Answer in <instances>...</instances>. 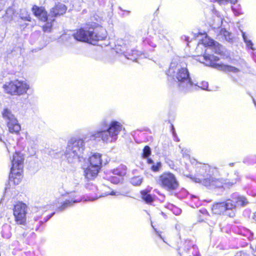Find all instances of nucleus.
Returning <instances> with one entry per match:
<instances>
[{
  "label": "nucleus",
  "instance_id": "18",
  "mask_svg": "<svg viewBox=\"0 0 256 256\" xmlns=\"http://www.w3.org/2000/svg\"><path fill=\"white\" fill-rule=\"evenodd\" d=\"M66 10L67 8L64 4L58 2L50 9L48 16L54 18L62 15L66 12Z\"/></svg>",
  "mask_w": 256,
  "mask_h": 256
},
{
  "label": "nucleus",
  "instance_id": "33",
  "mask_svg": "<svg viewBox=\"0 0 256 256\" xmlns=\"http://www.w3.org/2000/svg\"><path fill=\"white\" fill-rule=\"evenodd\" d=\"M162 166V164H161V162H158L156 163V164L155 165V164H153L152 167H151V168H152V170L154 172H158L160 168Z\"/></svg>",
  "mask_w": 256,
  "mask_h": 256
},
{
  "label": "nucleus",
  "instance_id": "51",
  "mask_svg": "<svg viewBox=\"0 0 256 256\" xmlns=\"http://www.w3.org/2000/svg\"><path fill=\"white\" fill-rule=\"evenodd\" d=\"M252 218L254 220H255L256 222V212L254 213L253 216H252Z\"/></svg>",
  "mask_w": 256,
  "mask_h": 256
},
{
  "label": "nucleus",
  "instance_id": "3",
  "mask_svg": "<svg viewBox=\"0 0 256 256\" xmlns=\"http://www.w3.org/2000/svg\"><path fill=\"white\" fill-rule=\"evenodd\" d=\"M99 126L100 130L90 134V140L100 138L104 142H112L117 140L118 134L122 129V124L116 120H113L108 124L106 120H103Z\"/></svg>",
  "mask_w": 256,
  "mask_h": 256
},
{
  "label": "nucleus",
  "instance_id": "36",
  "mask_svg": "<svg viewBox=\"0 0 256 256\" xmlns=\"http://www.w3.org/2000/svg\"><path fill=\"white\" fill-rule=\"evenodd\" d=\"M192 248L194 250L193 254L196 256H200V253L196 246L193 245Z\"/></svg>",
  "mask_w": 256,
  "mask_h": 256
},
{
  "label": "nucleus",
  "instance_id": "56",
  "mask_svg": "<svg viewBox=\"0 0 256 256\" xmlns=\"http://www.w3.org/2000/svg\"><path fill=\"white\" fill-rule=\"evenodd\" d=\"M94 200V199H92V200Z\"/></svg>",
  "mask_w": 256,
  "mask_h": 256
},
{
  "label": "nucleus",
  "instance_id": "22",
  "mask_svg": "<svg viewBox=\"0 0 256 256\" xmlns=\"http://www.w3.org/2000/svg\"><path fill=\"white\" fill-rule=\"evenodd\" d=\"M158 37L160 40H166L170 45L172 44V42L174 40L172 33L167 29L159 30L158 32Z\"/></svg>",
  "mask_w": 256,
  "mask_h": 256
},
{
  "label": "nucleus",
  "instance_id": "28",
  "mask_svg": "<svg viewBox=\"0 0 256 256\" xmlns=\"http://www.w3.org/2000/svg\"><path fill=\"white\" fill-rule=\"evenodd\" d=\"M143 42L144 44L148 45L152 48L156 46V42L154 38L150 36H147L144 40Z\"/></svg>",
  "mask_w": 256,
  "mask_h": 256
},
{
  "label": "nucleus",
  "instance_id": "5",
  "mask_svg": "<svg viewBox=\"0 0 256 256\" xmlns=\"http://www.w3.org/2000/svg\"><path fill=\"white\" fill-rule=\"evenodd\" d=\"M84 142L82 138H74L68 142L65 152L66 158L69 163L81 162L83 159Z\"/></svg>",
  "mask_w": 256,
  "mask_h": 256
},
{
  "label": "nucleus",
  "instance_id": "31",
  "mask_svg": "<svg viewBox=\"0 0 256 256\" xmlns=\"http://www.w3.org/2000/svg\"><path fill=\"white\" fill-rule=\"evenodd\" d=\"M151 149L149 146H146L143 149L142 156L144 158H148L151 154Z\"/></svg>",
  "mask_w": 256,
  "mask_h": 256
},
{
  "label": "nucleus",
  "instance_id": "14",
  "mask_svg": "<svg viewBox=\"0 0 256 256\" xmlns=\"http://www.w3.org/2000/svg\"><path fill=\"white\" fill-rule=\"evenodd\" d=\"M27 206L22 202H19L14 206L13 214L16 222L18 224L24 225L26 222Z\"/></svg>",
  "mask_w": 256,
  "mask_h": 256
},
{
  "label": "nucleus",
  "instance_id": "21",
  "mask_svg": "<svg viewBox=\"0 0 256 256\" xmlns=\"http://www.w3.org/2000/svg\"><path fill=\"white\" fill-rule=\"evenodd\" d=\"M136 42V38L129 34H126L122 39L118 40L117 43L118 44H124L126 47L130 46L134 44Z\"/></svg>",
  "mask_w": 256,
  "mask_h": 256
},
{
  "label": "nucleus",
  "instance_id": "40",
  "mask_svg": "<svg viewBox=\"0 0 256 256\" xmlns=\"http://www.w3.org/2000/svg\"><path fill=\"white\" fill-rule=\"evenodd\" d=\"M214 1L218 2L220 4H224L228 2V0H214Z\"/></svg>",
  "mask_w": 256,
  "mask_h": 256
},
{
  "label": "nucleus",
  "instance_id": "41",
  "mask_svg": "<svg viewBox=\"0 0 256 256\" xmlns=\"http://www.w3.org/2000/svg\"><path fill=\"white\" fill-rule=\"evenodd\" d=\"M202 88L204 90H206L208 88V83L207 82H204L202 84Z\"/></svg>",
  "mask_w": 256,
  "mask_h": 256
},
{
  "label": "nucleus",
  "instance_id": "15",
  "mask_svg": "<svg viewBox=\"0 0 256 256\" xmlns=\"http://www.w3.org/2000/svg\"><path fill=\"white\" fill-rule=\"evenodd\" d=\"M228 200H230L232 204L234 205L233 210L234 212H236V206L244 207L249 203L244 196L237 192L233 193L230 196V198L228 199Z\"/></svg>",
  "mask_w": 256,
  "mask_h": 256
},
{
  "label": "nucleus",
  "instance_id": "47",
  "mask_svg": "<svg viewBox=\"0 0 256 256\" xmlns=\"http://www.w3.org/2000/svg\"><path fill=\"white\" fill-rule=\"evenodd\" d=\"M147 158V162L149 164H153V160L152 159L148 158V157Z\"/></svg>",
  "mask_w": 256,
  "mask_h": 256
},
{
  "label": "nucleus",
  "instance_id": "38",
  "mask_svg": "<svg viewBox=\"0 0 256 256\" xmlns=\"http://www.w3.org/2000/svg\"><path fill=\"white\" fill-rule=\"evenodd\" d=\"M235 256H248V255L244 252H238L236 253Z\"/></svg>",
  "mask_w": 256,
  "mask_h": 256
},
{
  "label": "nucleus",
  "instance_id": "27",
  "mask_svg": "<svg viewBox=\"0 0 256 256\" xmlns=\"http://www.w3.org/2000/svg\"><path fill=\"white\" fill-rule=\"evenodd\" d=\"M142 198L148 204H152L154 202V198L150 194H148L146 192L142 190L141 192Z\"/></svg>",
  "mask_w": 256,
  "mask_h": 256
},
{
  "label": "nucleus",
  "instance_id": "42",
  "mask_svg": "<svg viewBox=\"0 0 256 256\" xmlns=\"http://www.w3.org/2000/svg\"><path fill=\"white\" fill-rule=\"evenodd\" d=\"M110 181L112 183H117L119 181V180L117 178L112 177L111 178Z\"/></svg>",
  "mask_w": 256,
  "mask_h": 256
},
{
  "label": "nucleus",
  "instance_id": "44",
  "mask_svg": "<svg viewBox=\"0 0 256 256\" xmlns=\"http://www.w3.org/2000/svg\"><path fill=\"white\" fill-rule=\"evenodd\" d=\"M182 40H184L187 42H189V37L186 36H182L181 38Z\"/></svg>",
  "mask_w": 256,
  "mask_h": 256
},
{
  "label": "nucleus",
  "instance_id": "37",
  "mask_svg": "<svg viewBox=\"0 0 256 256\" xmlns=\"http://www.w3.org/2000/svg\"><path fill=\"white\" fill-rule=\"evenodd\" d=\"M51 26H52V24H51L48 23L46 24V25L45 26H44L43 27L44 31V32H49L50 30V28Z\"/></svg>",
  "mask_w": 256,
  "mask_h": 256
},
{
  "label": "nucleus",
  "instance_id": "17",
  "mask_svg": "<svg viewBox=\"0 0 256 256\" xmlns=\"http://www.w3.org/2000/svg\"><path fill=\"white\" fill-rule=\"evenodd\" d=\"M32 11L34 15L40 20L44 22L48 20V13L44 7H39L34 5L32 8Z\"/></svg>",
  "mask_w": 256,
  "mask_h": 256
},
{
  "label": "nucleus",
  "instance_id": "50",
  "mask_svg": "<svg viewBox=\"0 0 256 256\" xmlns=\"http://www.w3.org/2000/svg\"><path fill=\"white\" fill-rule=\"evenodd\" d=\"M181 212V210L180 209L176 208V214H179Z\"/></svg>",
  "mask_w": 256,
  "mask_h": 256
},
{
  "label": "nucleus",
  "instance_id": "13",
  "mask_svg": "<svg viewBox=\"0 0 256 256\" xmlns=\"http://www.w3.org/2000/svg\"><path fill=\"white\" fill-rule=\"evenodd\" d=\"M64 200L60 206H57L58 211L62 212L73 206L75 204L82 200V197L76 191L68 192L64 196Z\"/></svg>",
  "mask_w": 256,
  "mask_h": 256
},
{
  "label": "nucleus",
  "instance_id": "1",
  "mask_svg": "<svg viewBox=\"0 0 256 256\" xmlns=\"http://www.w3.org/2000/svg\"><path fill=\"white\" fill-rule=\"evenodd\" d=\"M196 172L197 177L194 178L195 182L202 183L210 188H229L236 183L235 182L216 178V176L218 174V169L208 164H199Z\"/></svg>",
  "mask_w": 256,
  "mask_h": 256
},
{
  "label": "nucleus",
  "instance_id": "19",
  "mask_svg": "<svg viewBox=\"0 0 256 256\" xmlns=\"http://www.w3.org/2000/svg\"><path fill=\"white\" fill-rule=\"evenodd\" d=\"M55 214L54 212L51 214L50 215L46 216L44 218V220H38L40 218L39 216H36L34 217V224L32 226H30V224L29 223L30 228L32 230H35L36 231L40 229V226H42L44 222H46L48 220H50Z\"/></svg>",
  "mask_w": 256,
  "mask_h": 256
},
{
  "label": "nucleus",
  "instance_id": "4",
  "mask_svg": "<svg viewBox=\"0 0 256 256\" xmlns=\"http://www.w3.org/2000/svg\"><path fill=\"white\" fill-rule=\"evenodd\" d=\"M98 24L96 22H90L78 30L73 34L74 38L78 41L92 44V42L104 40L106 32L103 28H97Z\"/></svg>",
  "mask_w": 256,
  "mask_h": 256
},
{
  "label": "nucleus",
  "instance_id": "32",
  "mask_svg": "<svg viewBox=\"0 0 256 256\" xmlns=\"http://www.w3.org/2000/svg\"><path fill=\"white\" fill-rule=\"evenodd\" d=\"M181 153L184 158H189L190 150H188L184 148H181Z\"/></svg>",
  "mask_w": 256,
  "mask_h": 256
},
{
  "label": "nucleus",
  "instance_id": "55",
  "mask_svg": "<svg viewBox=\"0 0 256 256\" xmlns=\"http://www.w3.org/2000/svg\"><path fill=\"white\" fill-rule=\"evenodd\" d=\"M254 103L255 106H256V103L255 102H254Z\"/></svg>",
  "mask_w": 256,
  "mask_h": 256
},
{
  "label": "nucleus",
  "instance_id": "26",
  "mask_svg": "<svg viewBox=\"0 0 256 256\" xmlns=\"http://www.w3.org/2000/svg\"><path fill=\"white\" fill-rule=\"evenodd\" d=\"M218 36L228 42H232V34L227 31L225 28H222L220 30Z\"/></svg>",
  "mask_w": 256,
  "mask_h": 256
},
{
  "label": "nucleus",
  "instance_id": "30",
  "mask_svg": "<svg viewBox=\"0 0 256 256\" xmlns=\"http://www.w3.org/2000/svg\"><path fill=\"white\" fill-rule=\"evenodd\" d=\"M142 182V177L141 176H134L130 179V183L135 186H140Z\"/></svg>",
  "mask_w": 256,
  "mask_h": 256
},
{
  "label": "nucleus",
  "instance_id": "16",
  "mask_svg": "<svg viewBox=\"0 0 256 256\" xmlns=\"http://www.w3.org/2000/svg\"><path fill=\"white\" fill-rule=\"evenodd\" d=\"M202 42L206 46L210 48L216 54H223L222 46L214 40L209 38H206L203 40Z\"/></svg>",
  "mask_w": 256,
  "mask_h": 256
},
{
  "label": "nucleus",
  "instance_id": "52",
  "mask_svg": "<svg viewBox=\"0 0 256 256\" xmlns=\"http://www.w3.org/2000/svg\"><path fill=\"white\" fill-rule=\"evenodd\" d=\"M237 2V0H231V2L234 4Z\"/></svg>",
  "mask_w": 256,
  "mask_h": 256
},
{
  "label": "nucleus",
  "instance_id": "25",
  "mask_svg": "<svg viewBox=\"0 0 256 256\" xmlns=\"http://www.w3.org/2000/svg\"><path fill=\"white\" fill-rule=\"evenodd\" d=\"M126 166L121 164L116 168L114 169L112 173L114 174L123 176L126 174Z\"/></svg>",
  "mask_w": 256,
  "mask_h": 256
},
{
  "label": "nucleus",
  "instance_id": "10",
  "mask_svg": "<svg viewBox=\"0 0 256 256\" xmlns=\"http://www.w3.org/2000/svg\"><path fill=\"white\" fill-rule=\"evenodd\" d=\"M158 182L161 187L168 191L176 190L179 186L175 176L170 172H164L160 175Z\"/></svg>",
  "mask_w": 256,
  "mask_h": 256
},
{
  "label": "nucleus",
  "instance_id": "43",
  "mask_svg": "<svg viewBox=\"0 0 256 256\" xmlns=\"http://www.w3.org/2000/svg\"><path fill=\"white\" fill-rule=\"evenodd\" d=\"M106 195H112V196H119L120 192H115L114 191H112L110 193L106 194Z\"/></svg>",
  "mask_w": 256,
  "mask_h": 256
},
{
  "label": "nucleus",
  "instance_id": "8",
  "mask_svg": "<svg viewBox=\"0 0 256 256\" xmlns=\"http://www.w3.org/2000/svg\"><path fill=\"white\" fill-rule=\"evenodd\" d=\"M4 91L14 96H22L26 93L30 85L26 80H14L4 85Z\"/></svg>",
  "mask_w": 256,
  "mask_h": 256
},
{
  "label": "nucleus",
  "instance_id": "20",
  "mask_svg": "<svg viewBox=\"0 0 256 256\" xmlns=\"http://www.w3.org/2000/svg\"><path fill=\"white\" fill-rule=\"evenodd\" d=\"M55 214L54 212L51 214L50 215L46 216L44 218V220H38L40 218L39 216H36L34 217V224L32 226H30V224L29 223L30 228L32 230H35L36 231L40 229V226H42L44 222H46L48 220H50Z\"/></svg>",
  "mask_w": 256,
  "mask_h": 256
},
{
  "label": "nucleus",
  "instance_id": "35",
  "mask_svg": "<svg viewBox=\"0 0 256 256\" xmlns=\"http://www.w3.org/2000/svg\"><path fill=\"white\" fill-rule=\"evenodd\" d=\"M172 136L174 137V140H176V142H179L180 141V139L178 137V136L176 135V132L174 130V126L172 125Z\"/></svg>",
  "mask_w": 256,
  "mask_h": 256
},
{
  "label": "nucleus",
  "instance_id": "49",
  "mask_svg": "<svg viewBox=\"0 0 256 256\" xmlns=\"http://www.w3.org/2000/svg\"><path fill=\"white\" fill-rule=\"evenodd\" d=\"M26 140L30 142V136L28 134H26Z\"/></svg>",
  "mask_w": 256,
  "mask_h": 256
},
{
  "label": "nucleus",
  "instance_id": "11",
  "mask_svg": "<svg viewBox=\"0 0 256 256\" xmlns=\"http://www.w3.org/2000/svg\"><path fill=\"white\" fill-rule=\"evenodd\" d=\"M2 115L6 122L9 132L11 133L18 134L21 130V127L18 120L10 110L4 108L2 112Z\"/></svg>",
  "mask_w": 256,
  "mask_h": 256
},
{
  "label": "nucleus",
  "instance_id": "48",
  "mask_svg": "<svg viewBox=\"0 0 256 256\" xmlns=\"http://www.w3.org/2000/svg\"><path fill=\"white\" fill-rule=\"evenodd\" d=\"M154 228V230L156 231V234L158 235V236H159L161 239L163 240V238H162V236H161L160 234L158 231H157V230H156V228Z\"/></svg>",
  "mask_w": 256,
  "mask_h": 256
},
{
  "label": "nucleus",
  "instance_id": "54",
  "mask_svg": "<svg viewBox=\"0 0 256 256\" xmlns=\"http://www.w3.org/2000/svg\"><path fill=\"white\" fill-rule=\"evenodd\" d=\"M50 20H51L52 21V22H53V21H54V18H53V19Z\"/></svg>",
  "mask_w": 256,
  "mask_h": 256
},
{
  "label": "nucleus",
  "instance_id": "12",
  "mask_svg": "<svg viewBox=\"0 0 256 256\" xmlns=\"http://www.w3.org/2000/svg\"><path fill=\"white\" fill-rule=\"evenodd\" d=\"M234 205L230 200H226L224 202L214 204L212 207V212L214 214H221L225 212L226 215L230 218L235 216V212L234 210Z\"/></svg>",
  "mask_w": 256,
  "mask_h": 256
},
{
  "label": "nucleus",
  "instance_id": "46",
  "mask_svg": "<svg viewBox=\"0 0 256 256\" xmlns=\"http://www.w3.org/2000/svg\"><path fill=\"white\" fill-rule=\"evenodd\" d=\"M50 207V206H48L46 208H40V212L42 211V212H43L46 211L48 209V208Z\"/></svg>",
  "mask_w": 256,
  "mask_h": 256
},
{
  "label": "nucleus",
  "instance_id": "53",
  "mask_svg": "<svg viewBox=\"0 0 256 256\" xmlns=\"http://www.w3.org/2000/svg\"><path fill=\"white\" fill-rule=\"evenodd\" d=\"M229 164L230 166H232L234 165V163H230Z\"/></svg>",
  "mask_w": 256,
  "mask_h": 256
},
{
  "label": "nucleus",
  "instance_id": "9",
  "mask_svg": "<svg viewBox=\"0 0 256 256\" xmlns=\"http://www.w3.org/2000/svg\"><path fill=\"white\" fill-rule=\"evenodd\" d=\"M202 58L204 60L203 62L206 66H211L218 70L224 72H232L234 74H237L240 72V69L234 66L216 63V62L219 60V58L213 54H205Z\"/></svg>",
  "mask_w": 256,
  "mask_h": 256
},
{
  "label": "nucleus",
  "instance_id": "24",
  "mask_svg": "<svg viewBox=\"0 0 256 256\" xmlns=\"http://www.w3.org/2000/svg\"><path fill=\"white\" fill-rule=\"evenodd\" d=\"M2 235L5 238H10L12 236L11 226L8 224H4L2 227Z\"/></svg>",
  "mask_w": 256,
  "mask_h": 256
},
{
  "label": "nucleus",
  "instance_id": "6",
  "mask_svg": "<svg viewBox=\"0 0 256 256\" xmlns=\"http://www.w3.org/2000/svg\"><path fill=\"white\" fill-rule=\"evenodd\" d=\"M24 158L23 155L18 152H16L13 155L12 160V167L9 176L8 186L5 188L6 192H8L10 190V186L12 184L14 186L18 184L20 182L23 169V162Z\"/></svg>",
  "mask_w": 256,
  "mask_h": 256
},
{
  "label": "nucleus",
  "instance_id": "29",
  "mask_svg": "<svg viewBox=\"0 0 256 256\" xmlns=\"http://www.w3.org/2000/svg\"><path fill=\"white\" fill-rule=\"evenodd\" d=\"M242 36L243 40H244V42L246 44V46L248 48H249L253 50H254V48L253 47L252 42L250 40H248L247 38V37L246 35V33L244 32H242Z\"/></svg>",
  "mask_w": 256,
  "mask_h": 256
},
{
  "label": "nucleus",
  "instance_id": "45",
  "mask_svg": "<svg viewBox=\"0 0 256 256\" xmlns=\"http://www.w3.org/2000/svg\"><path fill=\"white\" fill-rule=\"evenodd\" d=\"M232 11L234 12V13L235 15L238 16L240 14V13L238 11L235 10V8H234V6L232 7Z\"/></svg>",
  "mask_w": 256,
  "mask_h": 256
},
{
  "label": "nucleus",
  "instance_id": "7",
  "mask_svg": "<svg viewBox=\"0 0 256 256\" xmlns=\"http://www.w3.org/2000/svg\"><path fill=\"white\" fill-rule=\"evenodd\" d=\"M101 154L94 153L89 158L88 166L84 168V175L88 180H92L96 178L102 165Z\"/></svg>",
  "mask_w": 256,
  "mask_h": 256
},
{
  "label": "nucleus",
  "instance_id": "23",
  "mask_svg": "<svg viewBox=\"0 0 256 256\" xmlns=\"http://www.w3.org/2000/svg\"><path fill=\"white\" fill-rule=\"evenodd\" d=\"M124 55L128 60L136 61L139 56L138 52L136 50H132L130 51L124 52Z\"/></svg>",
  "mask_w": 256,
  "mask_h": 256
},
{
  "label": "nucleus",
  "instance_id": "34",
  "mask_svg": "<svg viewBox=\"0 0 256 256\" xmlns=\"http://www.w3.org/2000/svg\"><path fill=\"white\" fill-rule=\"evenodd\" d=\"M20 17L22 20H24L30 22L31 20V18L30 16V14H26V16H24L22 12L20 14Z\"/></svg>",
  "mask_w": 256,
  "mask_h": 256
},
{
  "label": "nucleus",
  "instance_id": "2",
  "mask_svg": "<svg viewBox=\"0 0 256 256\" xmlns=\"http://www.w3.org/2000/svg\"><path fill=\"white\" fill-rule=\"evenodd\" d=\"M166 74L172 78L179 90L183 92L192 90L194 83L185 63L180 62L178 59H173Z\"/></svg>",
  "mask_w": 256,
  "mask_h": 256
},
{
  "label": "nucleus",
  "instance_id": "39",
  "mask_svg": "<svg viewBox=\"0 0 256 256\" xmlns=\"http://www.w3.org/2000/svg\"><path fill=\"white\" fill-rule=\"evenodd\" d=\"M246 232L247 234L248 235V238L250 240H252V239L253 238V233L248 230H247Z\"/></svg>",
  "mask_w": 256,
  "mask_h": 256
}]
</instances>
